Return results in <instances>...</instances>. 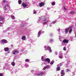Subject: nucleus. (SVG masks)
I'll use <instances>...</instances> for the list:
<instances>
[{
	"label": "nucleus",
	"instance_id": "nucleus-1",
	"mask_svg": "<svg viewBox=\"0 0 76 76\" xmlns=\"http://www.w3.org/2000/svg\"><path fill=\"white\" fill-rule=\"evenodd\" d=\"M45 50H49L50 52H51V47L49 46H45Z\"/></svg>",
	"mask_w": 76,
	"mask_h": 76
},
{
	"label": "nucleus",
	"instance_id": "nucleus-2",
	"mask_svg": "<svg viewBox=\"0 0 76 76\" xmlns=\"http://www.w3.org/2000/svg\"><path fill=\"white\" fill-rule=\"evenodd\" d=\"M61 64H58V65H57V66L58 67L57 68H56V70L57 71H59V70H60V67L61 66Z\"/></svg>",
	"mask_w": 76,
	"mask_h": 76
},
{
	"label": "nucleus",
	"instance_id": "nucleus-3",
	"mask_svg": "<svg viewBox=\"0 0 76 76\" xmlns=\"http://www.w3.org/2000/svg\"><path fill=\"white\" fill-rule=\"evenodd\" d=\"M18 50H13L12 51V54L14 55L16 54H18Z\"/></svg>",
	"mask_w": 76,
	"mask_h": 76
},
{
	"label": "nucleus",
	"instance_id": "nucleus-4",
	"mask_svg": "<svg viewBox=\"0 0 76 76\" xmlns=\"http://www.w3.org/2000/svg\"><path fill=\"white\" fill-rule=\"evenodd\" d=\"M2 43H3V44H6V43H7V40L3 39L1 40Z\"/></svg>",
	"mask_w": 76,
	"mask_h": 76
},
{
	"label": "nucleus",
	"instance_id": "nucleus-5",
	"mask_svg": "<svg viewBox=\"0 0 76 76\" xmlns=\"http://www.w3.org/2000/svg\"><path fill=\"white\" fill-rule=\"evenodd\" d=\"M50 68V66L47 65L46 66H45L43 68V70H45L46 69H48Z\"/></svg>",
	"mask_w": 76,
	"mask_h": 76
},
{
	"label": "nucleus",
	"instance_id": "nucleus-6",
	"mask_svg": "<svg viewBox=\"0 0 76 76\" xmlns=\"http://www.w3.org/2000/svg\"><path fill=\"white\" fill-rule=\"evenodd\" d=\"M45 62L47 61L48 63H50V60L49 58H46L45 59Z\"/></svg>",
	"mask_w": 76,
	"mask_h": 76
},
{
	"label": "nucleus",
	"instance_id": "nucleus-7",
	"mask_svg": "<svg viewBox=\"0 0 76 76\" xmlns=\"http://www.w3.org/2000/svg\"><path fill=\"white\" fill-rule=\"evenodd\" d=\"M61 75H65V72L64 70H61Z\"/></svg>",
	"mask_w": 76,
	"mask_h": 76
},
{
	"label": "nucleus",
	"instance_id": "nucleus-8",
	"mask_svg": "<svg viewBox=\"0 0 76 76\" xmlns=\"http://www.w3.org/2000/svg\"><path fill=\"white\" fill-rule=\"evenodd\" d=\"M62 42L63 43H68L69 42V40H66V39H64Z\"/></svg>",
	"mask_w": 76,
	"mask_h": 76
},
{
	"label": "nucleus",
	"instance_id": "nucleus-9",
	"mask_svg": "<svg viewBox=\"0 0 76 76\" xmlns=\"http://www.w3.org/2000/svg\"><path fill=\"white\" fill-rule=\"evenodd\" d=\"M43 6H44V2H41L39 4V7H42Z\"/></svg>",
	"mask_w": 76,
	"mask_h": 76
},
{
	"label": "nucleus",
	"instance_id": "nucleus-10",
	"mask_svg": "<svg viewBox=\"0 0 76 76\" xmlns=\"http://www.w3.org/2000/svg\"><path fill=\"white\" fill-rule=\"evenodd\" d=\"M41 32H42V31L41 30H39L37 34L38 37H39L40 36V35H41Z\"/></svg>",
	"mask_w": 76,
	"mask_h": 76
},
{
	"label": "nucleus",
	"instance_id": "nucleus-11",
	"mask_svg": "<svg viewBox=\"0 0 76 76\" xmlns=\"http://www.w3.org/2000/svg\"><path fill=\"white\" fill-rule=\"evenodd\" d=\"M69 31V29L68 28H66L65 31V32L66 33V34L68 33V31Z\"/></svg>",
	"mask_w": 76,
	"mask_h": 76
},
{
	"label": "nucleus",
	"instance_id": "nucleus-12",
	"mask_svg": "<svg viewBox=\"0 0 76 76\" xmlns=\"http://www.w3.org/2000/svg\"><path fill=\"white\" fill-rule=\"evenodd\" d=\"M22 6H23V7H27V6H28V5L24 3H22Z\"/></svg>",
	"mask_w": 76,
	"mask_h": 76
},
{
	"label": "nucleus",
	"instance_id": "nucleus-13",
	"mask_svg": "<svg viewBox=\"0 0 76 76\" xmlns=\"http://www.w3.org/2000/svg\"><path fill=\"white\" fill-rule=\"evenodd\" d=\"M68 29H69V33H70L72 32V28H71V27H70L69 28H68Z\"/></svg>",
	"mask_w": 76,
	"mask_h": 76
},
{
	"label": "nucleus",
	"instance_id": "nucleus-14",
	"mask_svg": "<svg viewBox=\"0 0 76 76\" xmlns=\"http://www.w3.org/2000/svg\"><path fill=\"white\" fill-rule=\"evenodd\" d=\"M9 50V49L8 48H6L4 49V51H8Z\"/></svg>",
	"mask_w": 76,
	"mask_h": 76
},
{
	"label": "nucleus",
	"instance_id": "nucleus-15",
	"mask_svg": "<svg viewBox=\"0 0 76 76\" xmlns=\"http://www.w3.org/2000/svg\"><path fill=\"white\" fill-rule=\"evenodd\" d=\"M4 10H5V11H6V10H7V7H6V6H4Z\"/></svg>",
	"mask_w": 76,
	"mask_h": 76
},
{
	"label": "nucleus",
	"instance_id": "nucleus-16",
	"mask_svg": "<svg viewBox=\"0 0 76 76\" xmlns=\"http://www.w3.org/2000/svg\"><path fill=\"white\" fill-rule=\"evenodd\" d=\"M25 38H26V36H23L22 37V39L23 40H25Z\"/></svg>",
	"mask_w": 76,
	"mask_h": 76
},
{
	"label": "nucleus",
	"instance_id": "nucleus-17",
	"mask_svg": "<svg viewBox=\"0 0 76 76\" xmlns=\"http://www.w3.org/2000/svg\"><path fill=\"white\" fill-rule=\"evenodd\" d=\"M3 19H3V17H1V16H0V20L1 21L3 20Z\"/></svg>",
	"mask_w": 76,
	"mask_h": 76
},
{
	"label": "nucleus",
	"instance_id": "nucleus-18",
	"mask_svg": "<svg viewBox=\"0 0 76 76\" xmlns=\"http://www.w3.org/2000/svg\"><path fill=\"white\" fill-rule=\"evenodd\" d=\"M11 65L13 66H15V63L14 62H12L11 63Z\"/></svg>",
	"mask_w": 76,
	"mask_h": 76
},
{
	"label": "nucleus",
	"instance_id": "nucleus-19",
	"mask_svg": "<svg viewBox=\"0 0 76 76\" xmlns=\"http://www.w3.org/2000/svg\"><path fill=\"white\" fill-rule=\"evenodd\" d=\"M43 20H44V21H46V22H48V19H47V18H43Z\"/></svg>",
	"mask_w": 76,
	"mask_h": 76
},
{
	"label": "nucleus",
	"instance_id": "nucleus-20",
	"mask_svg": "<svg viewBox=\"0 0 76 76\" xmlns=\"http://www.w3.org/2000/svg\"><path fill=\"white\" fill-rule=\"evenodd\" d=\"M41 60L43 61H45V59L44 58V56H42L41 57Z\"/></svg>",
	"mask_w": 76,
	"mask_h": 76
},
{
	"label": "nucleus",
	"instance_id": "nucleus-21",
	"mask_svg": "<svg viewBox=\"0 0 76 76\" xmlns=\"http://www.w3.org/2000/svg\"><path fill=\"white\" fill-rule=\"evenodd\" d=\"M3 3H7V1H5V0H3L2 1Z\"/></svg>",
	"mask_w": 76,
	"mask_h": 76
},
{
	"label": "nucleus",
	"instance_id": "nucleus-22",
	"mask_svg": "<svg viewBox=\"0 0 76 76\" xmlns=\"http://www.w3.org/2000/svg\"><path fill=\"white\" fill-rule=\"evenodd\" d=\"M51 4L52 6H54L56 4V3L54 2H53Z\"/></svg>",
	"mask_w": 76,
	"mask_h": 76
},
{
	"label": "nucleus",
	"instance_id": "nucleus-23",
	"mask_svg": "<svg viewBox=\"0 0 76 76\" xmlns=\"http://www.w3.org/2000/svg\"><path fill=\"white\" fill-rule=\"evenodd\" d=\"M18 4H20V3H22V1L21 0H19L18 1Z\"/></svg>",
	"mask_w": 76,
	"mask_h": 76
},
{
	"label": "nucleus",
	"instance_id": "nucleus-24",
	"mask_svg": "<svg viewBox=\"0 0 76 76\" xmlns=\"http://www.w3.org/2000/svg\"><path fill=\"white\" fill-rule=\"evenodd\" d=\"M11 17L12 19H15V16L13 15H11Z\"/></svg>",
	"mask_w": 76,
	"mask_h": 76
},
{
	"label": "nucleus",
	"instance_id": "nucleus-25",
	"mask_svg": "<svg viewBox=\"0 0 76 76\" xmlns=\"http://www.w3.org/2000/svg\"><path fill=\"white\" fill-rule=\"evenodd\" d=\"M25 61H26V62H29V59H26L25 60Z\"/></svg>",
	"mask_w": 76,
	"mask_h": 76
},
{
	"label": "nucleus",
	"instance_id": "nucleus-26",
	"mask_svg": "<svg viewBox=\"0 0 76 76\" xmlns=\"http://www.w3.org/2000/svg\"><path fill=\"white\" fill-rule=\"evenodd\" d=\"M53 42V40L50 39V40L49 41V42Z\"/></svg>",
	"mask_w": 76,
	"mask_h": 76
},
{
	"label": "nucleus",
	"instance_id": "nucleus-27",
	"mask_svg": "<svg viewBox=\"0 0 76 76\" xmlns=\"http://www.w3.org/2000/svg\"><path fill=\"white\" fill-rule=\"evenodd\" d=\"M33 13L34 14H36L37 13V11L35 10L33 11Z\"/></svg>",
	"mask_w": 76,
	"mask_h": 76
},
{
	"label": "nucleus",
	"instance_id": "nucleus-28",
	"mask_svg": "<svg viewBox=\"0 0 76 76\" xmlns=\"http://www.w3.org/2000/svg\"><path fill=\"white\" fill-rule=\"evenodd\" d=\"M4 74L2 73H0V76H4Z\"/></svg>",
	"mask_w": 76,
	"mask_h": 76
},
{
	"label": "nucleus",
	"instance_id": "nucleus-29",
	"mask_svg": "<svg viewBox=\"0 0 76 76\" xmlns=\"http://www.w3.org/2000/svg\"><path fill=\"white\" fill-rule=\"evenodd\" d=\"M75 13V12L74 11H72L70 12V14H73Z\"/></svg>",
	"mask_w": 76,
	"mask_h": 76
},
{
	"label": "nucleus",
	"instance_id": "nucleus-30",
	"mask_svg": "<svg viewBox=\"0 0 76 76\" xmlns=\"http://www.w3.org/2000/svg\"><path fill=\"white\" fill-rule=\"evenodd\" d=\"M59 58H62V56H61L60 55H59Z\"/></svg>",
	"mask_w": 76,
	"mask_h": 76
},
{
	"label": "nucleus",
	"instance_id": "nucleus-31",
	"mask_svg": "<svg viewBox=\"0 0 76 76\" xmlns=\"http://www.w3.org/2000/svg\"><path fill=\"white\" fill-rule=\"evenodd\" d=\"M40 74V75H44V73L42 72H41Z\"/></svg>",
	"mask_w": 76,
	"mask_h": 76
},
{
	"label": "nucleus",
	"instance_id": "nucleus-32",
	"mask_svg": "<svg viewBox=\"0 0 76 76\" xmlns=\"http://www.w3.org/2000/svg\"><path fill=\"white\" fill-rule=\"evenodd\" d=\"M5 6H6V7H8L9 6V5H8V4H6Z\"/></svg>",
	"mask_w": 76,
	"mask_h": 76
},
{
	"label": "nucleus",
	"instance_id": "nucleus-33",
	"mask_svg": "<svg viewBox=\"0 0 76 76\" xmlns=\"http://www.w3.org/2000/svg\"><path fill=\"white\" fill-rule=\"evenodd\" d=\"M64 50L65 51H66V48L65 47H64L63 48Z\"/></svg>",
	"mask_w": 76,
	"mask_h": 76
},
{
	"label": "nucleus",
	"instance_id": "nucleus-34",
	"mask_svg": "<svg viewBox=\"0 0 76 76\" xmlns=\"http://www.w3.org/2000/svg\"><path fill=\"white\" fill-rule=\"evenodd\" d=\"M56 21H53V24H54V23H56Z\"/></svg>",
	"mask_w": 76,
	"mask_h": 76
},
{
	"label": "nucleus",
	"instance_id": "nucleus-35",
	"mask_svg": "<svg viewBox=\"0 0 76 76\" xmlns=\"http://www.w3.org/2000/svg\"><path fill=\"white\" fill-rule=\"evenodd\" d=\"M47 23V22H44L43 23V25H45V24H46Z\"/></svg>",
	"mask_w": 76,
	"mask_h": 76
},
{
	"label": "nucleus",
	"instance_id": "nucleus-36",
	"mask_svg": "<svg viewBox=\"0 0 76 76\" xmlns=\"http://www.w3.org/2000/svg\"><path fill=\"white\" fill-rule=\"evenodd\" d=\"M64 9L65 10H66V8H65V7H64Z\"/></svg>",
	"mask_w": 76,
	"mask_h": 76
},
{
	"label": "nucleus",
	"instance_id": "nucleus-37",
	"mask_svg": "<svg viewBox=\"0 0 76 76\" xmlns=\"http://www.w3.org/2000/svg\"><path fill=\"white\" fill-rule=\"evenodd\" d=\"M50 64H53V63L52 62H51L50 63Z\"/></svg>",
	"mask_w": 76,
	"mask_h": 76
},
{
	"label": "nucleus",
	"instance_id": "nucleus-38",
	"mask_svg": "<svg viewBox=\"0 0 76 76\" xmlns=\"http://www.w3.org/2000/svg\"><path fill=\"white\" fill-rule=\"evenodd\" d=\"M37 75L39 76H40V75H41V74H40V73H39V74H38Z\"/></svg>",
	"mask_w": 76,
	"mask_h": 76
},
{
	"label": "nucleus",
	"instance_id": "nucleus-39",
	"mask_svg": "<svg viewBox=\"0 0 76 76\" xmlns=\"http://www.w3.org/2000/svg\"><path fill=\"white\" fill-rule=\"evenodd\" d=\"M52 62L53 63H54V61H52Z\"/></svg>",
	"mask_w": 76,
	"mask_h": 76
},
{
	"label": "nucleus",
	"instance_id": "nucleus-40",
	"mask_svg": "<svg viewBox=\"0 0 76 76\" xmlns=\"http://www.w3.org/2000/svg\"><path fill=\"white\" fill-rule=\"evenodd\" d=\"M69 69H67V72H69Z\"/></svg>",
	"mask_w": 76,
	"mask_h": 76
},
{
	"label": "nucleus",
	"instance_id": "nucleus-41",
	"mask_svg": "<svg viewBox=\"0 0 76 76\" xmlns=\"http://www.w3.org/2000/svg\"><path fill=\"white\" fill-rule=\"evenodd\" d=\"M63 75H61V76H64Z\"/></svg>",
	"mask_w": 76,
	"mask_h": 76
},
{
	"label": "nucleus",
	"instance_id": "nucleus-42",
	"mask_svg": "<svg viewBox=\"0 0 76 76\" xmlns=\"http://www.w3.org/2000/svg\"><path fill=\"white\" fill-rule=\"evenodd\" d=\"M56 54H57V53H56Z\"/></svg>",
	"mask_w": 76,
	"mask_h": 76
},
{
	"label": "nucleus",
	"instance_id": "nucleus-43",
	"mask_svg": "<svg viewBox=\"0 0 76 76\" xmlns=\"http://www.w3.org/2000/svg\"><path fill=\"white\" fill-rule=\"evenodd\" d=\"M1 24H2V23H0Z\"/></svg>",
	"mask_w": 76,
	"mask_h": 76
},
{
	"label": "nucleus",
	"instance_id": "nucleus-44",
	"mask_svg": "<svg viewBox=\"0 0 76 76\" xmlns=\"http://www.w3.org/2000/svg\"><path fill=\"white\" fill-rule=\"evenodd\" d=\"M75 37H76V34H75Z\"/></svg>",
	"mask_w": 76,
	"mask_h": 76
}]
</instances>
